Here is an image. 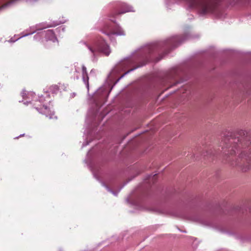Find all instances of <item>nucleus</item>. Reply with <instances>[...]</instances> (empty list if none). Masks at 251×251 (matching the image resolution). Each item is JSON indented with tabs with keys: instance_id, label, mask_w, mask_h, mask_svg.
<instances>
[{
	"instance_id": "nucleus-14",
	"label": "nucleus",
	"mask_w": 251,
	"mask_h": 251,
	"mask_svg": "<svg viewBox=\"0 0 251 251\" xmlns=\"http://www.w3.org/2000/svg\"><path fill=\"white\" fill-rule=\"evenodd\" d=\"M156 176V175H154L152 177V179L154 178V177Z\"/></svg>"
},
{
	"instance_id": "nucleus-13",
	"label": "nucleus",
	"mask_w": 251,
	"mask_h": 251,
	"mask_svg": "<svg viewBox=\"0 0 251 251\" xmlns=\"http://www.w3.org/2000/svg\"><path fill=\"white\" fill-rule=\"evenodd\" d=\"M106 187L108 191L111 192L112 193H113L114 195H115V194L113 191H111L108 187L106 186Z\"/></svg>"
},
{
	"instance_id": "nucleus-15",
	"label": "nucleus",
	"mask_w": 251,
	"mask_h": 251,
	"mask_svg": "<svg viewBox=\"0 0 251 251\" xmlns=\"http://www.w3.org/2000/svg\"><path fill=\"white\" fill-rule=\"evenodd\" d=\"M24 135V134H21L20 135V137L23 136Z\"/></svg>"
},
{
	"instance_id": "nucleus-10",
	"label": "nucleus",
	"mask_w": 251,
	"mask_h": 251,
	"mask_svg": "<svg viewBox=\"0 0 251 251\" xmlns=\"http://www.w3.org/2000/svg\"><path fill=\"white\" fill-rule=\"evenodd\" d=\"M135 69H136V68H134L133 69H131L129 70H128V71H127L126 73H125L123 75L121 76V77H123L125 75H126L127 74H128V73L133 71L134 70H135Z\"/></svg>"
},
{
	"instance_id": "nucleus-7",
	"label": "nucleus",
	"mask_w": 251,
	"mask_h": 251,
	"mask_svg": "<svg viewBox=\"0 0 251 251\" xmlns=\"http://www.w3.org/2000/svg\"><path fill=\"white\" fill-rule=\"evenodd\" d=\"M181 42L182 41H180L179 37L176 36L167 41L166 42V44L168 46L172 45L174 47H175L176 46V42Z\"/></svg>"
},
{
	"instance_id": "nucleus-3",
	"label": "nucleus",
	"mask_w": 251,
	"mask_h": 251,
	"mask_svg": "<svg viewBox=\"0 0 251 251\" xmlns=\"http://www.w3.org/2000/svg\"><path fill=\"white\" fill-rule=\"evenodd\" d=\"M192 6L200 7L203 14L214 11L215 0H188Z\"/></svg>"
},
{
	"instance_id": "nucleus-9",
	"label": "nucleus",
	"mask_w": 251,
	"mask_h": 251,
	"mask_svg": "<svg viewBox=\"0 0 251 251\" xmlns=\"http://www.w3.org/2000/svg\"><path fill=\"white\" fill-rule=\"evenodd\" d=\"M126 9L124 10H122L121 12H119L118 13L119 14H124V13H125L128 12L133 11L132 10V7H131L129 6H127V5H126Z\"/></svg>"
},
{
	"instance_id": "nucleus-8",
	"label": "nucleus",
	"mask_w": 251,
	"mask_h": 251,
	"mask_svg": "<svg viewBox=\"0 0 251 251\" xmlns=\"http://www.w3.org/2000/svg\"><path fill=\"white\" fill-rule=\"evenodd\" d=\"M104 33L106 34L109 37H110L112 35H125L124 31L122 30H120L119 31H115V32H111V31L109 32H104Z\"/></svg>"
},
{
	"instance_id": "nucleus-11",
	"label": "nucleus",
	"mask_w": 251,
	"mask_h": 251,
	"mask_svg": "<svg viewBox=\"0 0 251 251\" xmlns=\"http://www.w3.org/2000/svg\"><path fill=\"white\" fill-rule=\"evenodd\" d=\"M22 96L24 98L25 96L26 95V93L25 91H23L22 93Z\"/></svg>"
},
{
	"instance_id": "nucleus-2",
	"label": "nucleus",
	"mask_w": 251,
	"mask_h": 251,
	"mask_svg": "<svg viewBox=\"0 0 251 251\" xmlns=\"http://www.w3.org/2000/svg\"><path fill=\"white\" fill-rule=\"evenodd\" d=\"M86 45L93 56H95L97 51L102 52L106 55L109 54V46L100 38H98L96 40L93 41L92 46Z\"/></svg>"
},
{
	"instance_id": "nucleus-6",
	"label": "nucleus",
	"mask_w": 251,
	"mask_h": 251,
	"mask_svg": "<svg viewBox=\"0 0 251 251\" xmlns=\"http://www.w3.org/2000/svg\"><path fill=\"white\" fill-rule=\"evenodd\" d=\"M46 38L47 40L52 41L53 42L57 41L56 37L55 36L52 30H48L46 34Z\"/></svg>"
},
{
	"instance_id": "nucleus-4",
	"label": "nucleus",
	"mask_w": 251,
	"mask_h": 251,
	"mask_svg": "<svg viewBox=\"0 0 251 251\" xmlns=\"http://www.w3.org/2000/svg\"><path fill=\"white\" fill-rule=\"evenodd\" d=\"M36 109L41 114H44L46 117H49L50 119L53 118L54 112H52L47 106L44 105L42 108Z\"/></svg>"
},
{
	"instance_id": "nucleus-1",
	"label": "nucleus",
	"mask_w": 251,
	"mask_h": 251,
	"mask_svg": "<svg viewBox=\"0 0 251 251\" xmlns=\"http://www.w3.org/2000/svg\"><path fill=\"white\" fill-rule=\"evenodd\" d=\"M220 146L225 155H238L229 158L232 166L239 167L243 172L251 170V135L244 130L231 133L222 140Z\"/></svg>"
},
{
	"instance_id": "nucleus-12",
	"label": "nucleus",
	"mask_w": 251,
	"mask_h": 251,
	"mask_svg": "<svg viewBox=\"0 0 251 251\" xmlns=\"http://www.w3.org/2000/svg\"><path fill=\"white\" fill-rule=\"evenodd\" d=\"M51 87L54 88L56 90H58V87L57 85H55V86H52Z\"/></svg>"
},
{
	"instance_id": "nucleus-5",
	"label": "nucleus",
	"mask_w": 251,
	"mask_h": 251,
	"mask_svg": "<svg viewBox=\"0 0 251 251\" xmlns=\"http://www.w3.org/2000/svg\"><path fill=\"white\" fill-rule=\"evenodd\" d=\"M82 79L84 83L86 85L88 89H89V77L87 72V69L84 65L82 66Z\"/></svg>"
}]
</instances>
